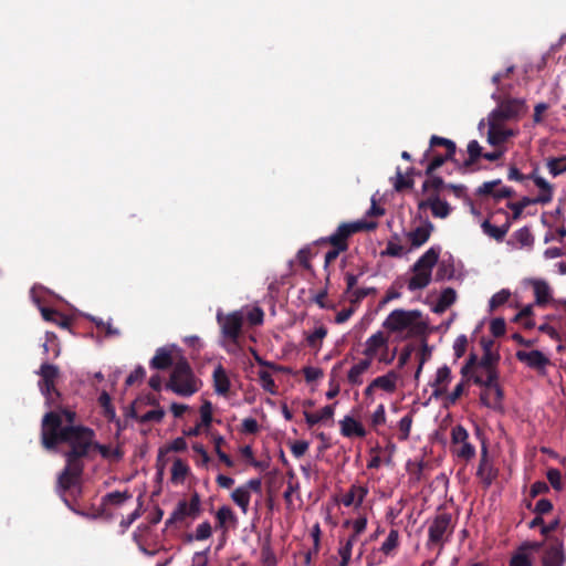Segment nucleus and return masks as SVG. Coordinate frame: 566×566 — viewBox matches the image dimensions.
I'll list each match as a JSON object with an SVG mask.
<instances>
[{"instance_id": "nucleus-13", "label": "nucleus", "mask_w": 566, "mask_h": 566, "mask_svg": "<svg viewBox=\"0 0 566 566\" xmlns=\"http://www.w3.org/2000/svg\"><path fill=\"white\" fill-rule=\"evenodd\" d=\"M66 464L57 479L59 488L65 492L80 483L84 471V462L65 459Z\"/></svg>"}, {"instance_id": "nucleus-30", "label": "nucleus", "mask_w": 566, "mask_h": 566, "mask_svg": "<svg viewBox=\"0 0 566 566\" xmlns=\"http://www.w3.org/2000/svg\"><path fill=\"white\" fill-rule=\"evenodd\" d=\"M419 210L430 209L434 218L446 219L450 216L452 208L446 200H432L429 203H418Z\"/></svg>"}, {"instance_id": "nucleus-16", "label": "nucleus", "mask_w": 566, "mask_h": 566, "mask_svg": "<svg viewBox=\"0 0 566 566\" xmlns=\"http://www.w3.org/2000/svg\"><path fill=\"white\" fill-rule=\"evenodd\" d=\"M488 122V143L493 147L504 148L503 144L516 135L515 130L504 127V124H499L493 120Z\"/></svg>"}, {"instance_id": "nucleus-40", "label": "nucleus", "mask_w": 566, "mask_h": 566, "mask_svg": "<svg viewBox=\"0 0 566 566\" xmlns=\"http://www.w3.org/2000/svg\"><path fill=\"white\" fill-rule=\"evenodd\" d=\"M457 300V293L452 287L444 289L436 303L433 311L436 313H443L449 308Z\"/></svg>"}, {"instance_id": "nucleus-47", "label": "nucleus", "mask_w": 566, "mask_h": 566, "mask_svg": "<svg viewBox=\"0 0 566 566\" xmlns=\"http://www.w3.org/2000/svg\"><path fill=\"white\" fill-rule=\"evenodd\" d=\"M259 382L262 389L271 395L277 394V386L272 377V374L268 369H260L258 371Z\"/></svg>"}, {"instance_id": "nucleus-11", "label": "nucleus", "mask_w": 566, "mask_h": 566, "mask_svg": "<svg viewBox=\"0 0 566 566\" xmlns=\"http://www.w3.org/2000/svg\"><path fill=\"white\" fill-rule=\"evenodd\" d=\"M499 473L500 471L489 453L486 442L482 441L480 460L475 473L476 479L482 484V488L488 490L499 478Z\"/></svg>"}, {"instance_id": "nucleus-63", "label": "nucleus", "mask_w": 566, "mask_h": 566, "mask_svg": "<svg viewBox=\"0 0 566 566\" xmlns=\"http://www.w3.org/2000/svg\"><path fill=\"white\" fill-rule=\"evenodd\" d=\"M514 238L522 247H531L534 243V237L527 227L515 231Z\"/></svg>"}, {"instance_id": "nucleus-53", "label": "nucleus", "mask_w": 566, "mask_h": 566, "mask_svg": "<svg viewBox=\"0 0 566 566\" xmlns=\"http://www.w3.org/2000/svg\"><path fill=\"white\" fill-rule=\"evenodd\" d=\"M412 421H413V418H412L411 413H407L399 420V422H398V429H399L398 440L399 441H406L409 439Z\"/></svg>"}, {"instance_id": "nucleus-26", "label": "nucleus", "mask_w": 566, "mask_h": 566, "mask_svg": "<svg viewBox=\"0 0 566 566\" xmlns=\"http://www.w3.org/2000/svg\"><path fill=\"white\" fill-rule=\"evenodd\" d=\"M398 380V373L395 370H389L387 374L376 377L373 380V386H376L377 389L382 390L387 394H394L397 390Z\"/></svg>"}, {"instance_id": "nucleus-52", "label": "nucleus", "mask_w": 566, "mask_h": 566, "mask_svg": "<svg viewBox=\"0 0 566 566\" xmlns=\"http://www.w3.org/2000/svg\"><path fill=\"white\" fill-rule=\"evenodd\" d=\"M468 380H465L464 378L453 388V390L451 392H447L446 396L443 397L444 399V406L446 407H450V406H453L457 403V401L459 400V398L463 395L464 390H465V382Z\"/></svg>"}, {"instance_id": "nucleus-54", "label": "nucleus", "mask_w": 566, "mask_h": 566, "mask_svg": "<svg viewBox=\"0 0 566 566\" xmlns=\"http://www.w3.org/2000/svg\"><path fill=\"white\" fill-rule=\"evenodd\" d=\"M386 409L382 403H380L376 410L373 412L370 417V426L375 430L376 433H380L379 427L386 423Z\"/></svg>"}, {"instance_id": "nucleus-59", "label": "nucleus", "mask_w": 566, "mask_h": 566, "mask_svg": "<svg viewBox=\"0 0 566 566\" xmlns=\"http://www.w3.org/2000/svg\"><path fill=\"white\" fill-rule=\"evenodd\" d=\"M376 292L377 290L375 287H359L350 292L348 298L352 305H358L365 297L370 294H376Z\"/></svg>"}, {"instance_id": "nucleus-3", "label": "nucleus", "mask_w": 566, "mask_h": 566, "mask_svg": "<svg viewBox=\"0 0 566 566\" xmlns=\"http://www.w3.org/2000/svg\"><path fill=\"white\" fill-rule=\"evenodd\" d=\"M217 323L220 327V342L224 350L229 354L243 352L247 342L253 340L247 337L244 332V312L233 311L231 313H217Z\"/></svg>"}, {"instance_id": "nucleus-43", "label": "nucleus", "mask_w": 566, "mask_h": 566, "mask_svg": "<svg viewBox=\"0 0 566 566\" xmlns=\"http://www.w3.org/2000/svg\"><path fill=\"white\" fill-rule=\"evenodd\" d=\"M98 403L103 409V416L108 422H117L119 423V420L116 417V411L114 406L112 405L111 396L103 391L98 397Z\"/></svg>"}, {"instance_id": "nucleus-31", "label": "nucleus", "mask_w": 566, "mask_h": 566, "mask_svg": "<svg viewBox=\"0 0 566 566\" xmlns=\"http://www.w3.org/2000/svg\"><path fill=\"white\" fill-rule=\"evenodd\" d=\"M334 412H335L334 405H327V406L323 407L317 412L304 411L303 413H304L306 424L310 428H312L319 422L332 419L334 416Z\"/></svg>"}, {"instance_id": "nucleus-6", "label": "nucleus", "mask_w": 566, "mask_h": 566, "mask_svg": "<svg viewBox=\"0 0 566 566\" xmlns=\"http://www.w3.org/2000/svg\"><path fill=\"white\" fill-rule=\"evenodd\" d=\"M201 380L197 378L190 365L181 359L172 368L166 388L178 396L190 397L201 387Z\"/></svg>"}, {"instance_id": "nucleus-12", "label": "nucleus", "mask_w": 566, "mask_h": 566, "mask_svg": "<svg viewBox=\"0 0 566 566\" xmlns=\"http://www.w3.org/2000/svg\"><path fill=\"white\" fill-rule=\"evenodd\" d=\"M566 554L564 542L558 537H548L541 557L542 566H564Z\"/></svg>"}, {"instance_id": "nucleus-4", "label": "nucleus", "mask_w": 566, "mask_h": 566, "mask_svg": "<svg viewBox=\"0 0 566 566\" xmlns=\"http://www.w3.org/2000/svg\"><path fill=\"white\" fill-rule=\"evenodd\" d=\"M455 526L457 520L452 513L440 506L436 514L427 521L428 538L426 548L429 551L437 548L438 554H440L446 544L451 541Z\"/></svg>"}, {"instance_id": "nucleus-18", "label": "nucleus", "mask_w": 566, "mask_h": 566, "mask_svg": "<svg viewBox=\"0 0 566 566\" xmlns=\"http://www.w3.org/2000/svg\"><path fill=\"white\" fill-rule=\"evenodd\" d=\"M143 407V400H135L132 406L130 416L135 418L139 423H149L156 422L159 423L163 421L165 417L164 409L158 406L151 410L146 412H140V408Z\"/></svg>"}, {"instance_id": "nucleus-20", "label": "nucleus", "mask_w": 566, "mask_h": 566, "mask_svg": "<svg viewBox=\"0 0 566 566\" xmlns=\"http://www.w3.org/2000/svg\"><path fill=\"white\" fill-rule=\"evenodd\" d=\"M216 528L226 534L230 527L237 526L238 517L230 506L222 505L216 512Z\"/></svg>"}, {"instance_id": "nucleus-27", "label": "nucleus", "mask_w": 566, "mask_h": 566, "mask_svg": "<svg viewBox=\"0 0 566 566\" xmlns=\"http://www.w3.org/2000/svg\"><path fill=\"white\" fill-rule=\"evenodd\" d=\"M357 539L354 536L339 537L337 554L340 560L337 566H349L352 560L353 547Z\"/></svg>"}, {"instance_id": "nucleus-29", "label": "nucleus", "mask_w": 566, "mask_h": 566, "mask_svg": "<svg viewBox=\"0 0 566 566\" xmlns=\"http://www.w3.org/2000/svg\"><path fill=\"white\" fill-rule=\"evenodd\" d=\"M429 145H430V147L423 154V158L421 159V163H424L429 158L430 154L432 153V148L438 147V146L444 147L446 153H449V157H454L455 151H457V145L453 140L444 138V137H440L437 135L431 136Z\"/></svg>"}, {"instance_id": "nucleus-55", "label": "nucleus", "mask_w": 566, "mask_h": 566, "mask_svg": "<svg viewBox=\"0 0 566 566\" xmlns=\"http://www.w3.org/2000/svg\"><path fill=\"white\" fill-rule=\"evenodd\" d=\"M326 334H327V331L325 327L321 326V327L315 328V331L306 337L307 345L312 349L318 350Z\"/></svg>"}, {"instance_id": "nucleus-14", "label": "nucleus", "mask_w": 566, "mask_h": 566, "mask_svg": "<svg viewBox=\"0 0 566 566\" xmlns=\"http://www.w3.org/2000/svg\"><path fill=\"white\" fill-rule=\"evenodd\" d=\"M481 387V403L495 411H503L504 394L502 387L499 384V380L491 381Z\"/></svg>"}, {"instance_id": "nucleus-61", "label": "nucleus", "mask_w": 566, "mask_h": 566, "mask_svg": "<svg viewBox=\"0 0 566 566\" xmlns=\"http://www.w3.org/2000/svg\"><path fill=\"white\" fill-rule=\"evenodd\" d=\"M424 465L426 463L423 459H420L419 461H408L407 471L416 482H420L422 480Z\"/></svg>"}, {"instance_id": "nucleus-58", "label": "nucleus", "mask_w": 566, "mask_h": 566, "mask_svg": "<svg viewBox=\"0 0 566 566\" xmlns=\"http://www.w3.org/2000/svg\"><path fill=\"white\" fill-rule=\"evenodd\" d=\"M301 371L307 384L317 381L324 377V370L318 366L306 365Z\"/></svg>"}, {"instance_id": "nucleus-15", "label": "nucleus", "mask_w": 566, "mask_h": 566, "mask_svg": "<svg viewBox=\"0 0 566 566\" xmlns=\"http://www.w3.org/2000/svg\"><path fill=\"white\" fill-rule=\"evenodd\" d=\"M368 493L369 489L366 484L353 483L347 492L335 497V502L344 505L345 507L353 506L355 509H359Z\"/></svg>"}, {"instance_id": "nucleus-5", "label": "nucleus", "mask_w": 566, "mask_h": 566, "mask_svg": "<svg viewBox=\"0 0 566 566\" xmlns=\"http://www.w3.org/2000/svg\"><path fill=\"white\" fill-rule=\"evenodd\" d=\"M499 359L500 356H469L461 368V375L465 380L479 386L499 380Z\"/></svg>"}, {"instance_id": "nucleus-7", "label": "nucleus", "mask_w": 566, "mask_h": 566, "mask_svg": "<svg viewBox=\"0 0 566 566\" xmlns=\"http://www.w3.org/2000/svg\"><path fill=\"white\" fill-rule=\"evenodd\" d=\"M492 98L496 101L497 106L490 113L488 120L504 124L505 122L517 119L526 112V104L522 98L502 97L495 93L492 95Z\"/></svg>"}, {"instance_id": "nucleus-38", "label": "nucleus", "mask_w": 566, "mask_h": 566, "mask_svg": "<svg viewBox=\"0 0 566 566\" xmlns=\"http://www.w3.org/2000/svg\"><path fill=\"white\" fill-rule=\"evenodd\" d=\"M76 513L92 520L101 518L111 521L114 518V512L109 509H105L102 503L98 506L92 505L87 511H76Z\"/></svg>"}, {"instance_id": "nucleus-35", "label": "nucleus", "mask_w": 566, "mask_h": 566, "mask_svg": "<svg viewBox=\"0 0 566 566\" xmlns=\"http://www.w3.org/2000/svg\"><path fill=\"white\" fill-rule=\"evenodd\" d=\"M231 500L243 514L248 513L251 493L243 486V484L232 491Z\"/></svg>"}, {"instance_id": "nucleus-28", "label": "nucleus", "mask_w": 566, "mask_h": 566, "mask_svg": "<svg viewBox=\"0 0 566 566\" xmlns=\"http://www.w3.org/2000/svg\"><path fill=\"white\" fill-rule=\"evenodd\" d=\"M517 358L542 376L546 375L547 367L554 365L548 356H517Z\"/></svg>"}, {"instance_id": "nucleus-32", "label": "nucleus", "mask_w": 566, "mask_h": 566, "mask_svg": "<svg viewBox=\"0 0 566 566\" xmlns=\"http://www.w3.org/2000/svg\"><path fill=\"white\" fill-rule=\"evenodd\" d=\"M132 499V493L129 491H114L105 494L101 503L105 509L112 510V507H120L125 502Z\"/></svg>"}, {"instance_id": "nucleus-10", "label": "nucleus", "mask_w": 566, "mask_h": 566, "mask_svg": "<svg viewBox=\"0 0 566 566\" xmlns=\"http://www.w3.org/2000/svg\"><path fill=\"white\" fill-rule=\"evenodd\" d=\"M201 513V500L200 495L195 492L191 494L190 500H181L177 503L175 510L170 516L166 520V527H169L176 523L184 522L187 517L192 520L197 518Z\"/></svg>"}, {"instance_id": "nucleus-24", "label": "nucleus", "mask_w": 566, "mask_h": 566, "mask_svg": "<svg viewBox=\"0 0 566 566\" xmlns=\"http://www.w3.org/2000/svg\"><path fill=\"white\" fill-rule=\"evenodd\" d=\"M212 379L214 391L220 396L227 397L231 388V381L221 364L214 368Z\"/></svg>"}, {"instance_id": "nucleus-50", "label": "nucleus", "mask_w": 566, "mask_h": 566, "mask_svg": "<svg viewBox=\"0 0 566 566\" xmlns=\"http://www.w3.org/2000/svg\"><path fill=\"white\" fill-rule=\"evenodd\" d=\"M367 516L360 515L354 521H345L344 526L352 525L353 532L348 536H354L355 539H358V537L366 531L367 528Z\"/></svg>"}, {"instance_id": "nucleus-48", "label": "nucleus", "mask_w": 566, "mask_h": 566, "mask_svg": "<svg viewBox=\"0 0 566 566\" xmlns=\"http://www.w3.org/2000/svg\"><path fill=\"white\" fill-rule=\"evenodd\" d=\"M92 449L97 450L98 453L104 459H116L120 460L123 457V452L119 448H112L111 446L101 444L94 440V444L92 446Z\"/></svg>"}, {"instance_id": "nucleus-8", "label": "nucleus", "mask_w": 566, "mask_h": 566, "mask_svg": "<svg viewBox=\"0 0 566 566\" xmlns=\"http://www.w3.org/2000/svg\"><path fill=\"white\" fill-rule=\"evenodd\" d=\"M376 226L375 222L367 221L343 222L334 233L319 239L318 242L321 244H329L331 247H339L347 251L349 248L348 240L352 235L364 230H374Z\"/></svg>"}, {"instance_id": "nucleus-2", "label": "nucleus", "mask_w": 566, "mask_h": 566, "mask_svg": "<svg viewBox=\"0 0 566 566\" xmlns=\"http://www.w3.org/2000/svg\"><path fill=\"white\" fill-rule=\"evenodd\" d=\"M382 327L389 333L402 334L407 337L418 338L421 343L419 354H430L424 336L428 332V324L418 310H394L384 321Z\"/></svg>"}, {"instance_id": "nucleus-25", "label": "nucleus", "mask_w": 566, "mask_h": 566, "mask_svg": "<svg viewBox=\"0 0 566 566\" xmlns=\"http://www.w3.org/2000/svg\"><path fill=\"white\" fill-rule=\"evenodd\" d=\"M440 251V247H431L417 260V262L412 266V271L422 270L431 272L432 268L438 262Z\"/></svg>"}, {"instance_id": "nucleus-56", "label": "nucleus", "mask_w": 566, "mask_h": 566, "mask_svg": "<svg viewBox=\"0 0 566 566\" xmlns=\"http://www.w3.org/2000/svg\"><path fill=\"white\" fill-rule=\"evenodd\" d=\"M212 535V527L209 521H205L201 524H199L195 531L193 535H189V541H205L210 538Z\"/></svg>"}, {"instance_id": "nucleus-45", "label": "nucleus", "mask_w": 566, "mask_h": 566, "mask_svg": "<svg viewBox=\"0 0 566 566\" xmlns=\"http://www.w3.org/2000/svg\"><path fill=\"white\" fill-rule=\"evenodd\" d=\"M189 471V465L182 459H175L171 467V481L175 483L184 482Z\"/></svg>"}, {"instance_id": "nucleus-49", "label": "nucleus", "mask_w": 566, "mask_h": 566, "mask_svg": "<svg viewBox=\"0 0 566 566\" xmlns=\"http://www.w3.org/2000/svg\"><path fill=\"white\" fill-rule=\"evenodd\" d=\"M426 180L422 184L421 190H438L442 191L443 189H447L448 184L444 182L442 177L434 175H426Z\"/></svg>"}, {"instance_id": "nucleus-57", "label": "nucleus", "mask_w": 566, "mask_h": 566, "mask_svg": "<svg viewBox=\"0 0 566 566\" xmlns=\"http://www.w3.org/2000/svg\"><path fill=\"white\" fill-rule=\"evenodd\" d=\"M244 319H247L250 326L261 325L264 319V312L261 307L254 306L244 313Z\"/></svg>"}, {"instance_id": "nucleus-46", "label": "nucleus", "mask_w": 566, "mask_h": 566, "mask_svg": "<svg viewBox=\"0 0 566 566\" xmlns=\"http://www.w3.org/2000/svg\"><path fill=\"white\" fill-rule=\"evenodd\" d=\"M546 167L553 177L566 174V155L549 157L546 160Z\"/></svg>"}, {"instance_id": "nucleus-36", "label": "nucleus", "mask_w": 566, "mask_h": 566, "mask_svg": "<svg viewBox=\"0 0 566 566\" xmlns=\"http://www.w3.org/2000/svg\"><path fill=\"white\" fill-rule=\"evenodd\" d=\"M400 545V534L396 528H391L388 533L387 538L380 545L379 551L385 556H392Z\"/></svg>"}, {"instance_id": "nucleus-23", "label": "nucleus", "mask_w": 566, "mask_h": 566, "mask_svg": "<svg viewBox=\"0 0 566 566\" xmlns=\"http://www.w3.org/2000/svg\"><path fill=\"white\" fill-rule=\"evenodd\" d=\"M371 366L370 357L359 360L347 371L346 380L350 386H359L364 382V375Z\"/></svg>"}, {"instance_id": "nucleus-64", "label": "nucleus", "mask_w": 566, "mask_h": 566, "mask_svg": "<svg viewBox=\"0 0 566 566\" xmlns=\"http://www.w3.org/2000/svg\"><path fill=\"white\" fill-rule=\"evenodd\" d=\"M42 346L45 353L60 354L61 352L59 339L54 333L48 332L45 334V340Z\"/></svg>"}, {"instance_id": "nucleus-9", "label": "nucleus", "mask_w": 566, "mask_h": 566, "mask_svg": "<svg viewBox=\"0 0 566 566\" xmlns=\"http://www.w3.org/2000/svg\"><path fill=\"white\" fill-rule=\"evenodd\" d=\"M450 452L454 458L467 463L476 455L475 446L471 442L470 434L462 424H455L451 428Z\"/></svg>"}, {"instance_id": "nucleus-51", "label": "nucleus", "mask_w": 566, "mask_h": 566, "mask_svg": "<svg viewBox=\"0 0 566 566\" xmlns=\"http://www.w3.org/2000/svg\"><path fill=\"white\" fill-rule=\"evenodd\" d=\"M429 157H431V160L427 165L424 175H432L438 168H440L448 160L454 161V157H449V153H446L444 155H440V154L433 155L431 153Z\"/></svg>"}, {"instance_id": "nucleus-41", "label": "nucleus", "mask_w": 566, "mask_h": 566, "mask_svg": "<svg viewBox=\"0 0 566 566\" xmlns=\"http://www.w3.org/2000/svg\"><path fill=\"white\" fill-rule=\"evenodd\" d=\"M468 158L463 161L462 167L465 169L471 168L476 164L479 158H483L482 147L478 140H471L467 147Z\"/></svg>"}, {"instance_id": "nucleus-44", "label": "nucleus", "mask_w": 566, "mask_h": 566, "mask_svg": "<svg viewBox=\"0 0 566 566\" xmlns=\"http://www.w3.org/2000/svg\"><path fill=\"white\" fill-rule=\"evenodd\" d=\"M388 337L382 332H377L367 340V347L363 354H376L379 349L387 345Z\"/></svg>"}, {"instance_id": "nucleus-62", "label": "nucleus", "mask_w": 566, "mask_h": 566, "mask_svg": "<svg viewBox=\"0 0 566 566\" xmlns=\"http://www.w3.org/2000/svg\"><path fill=\"white\" fill-rule=\"evenodd\" d=\"M532 558L530 554L522 552L520 548L511 556L509 566H532Z\"/></svg>"}, {"instance_id": "nucleus-19", "label": "nucleus", "mask_w": 566, "mask_h": 566, "mask_svg": "<svg viewBox=\"0 0 566 566\" xmlns=\"http://www.w3.org/2000/svg\"><path fill=\"white\" fill-rule=\"evenodd\" d=\"M451 381V370L448 366L438 368L436 378L431 384L432 397L436 399L443 398L448 392V386Z\"/></svg>"}, {"instance_id": "nucleus-37", "label": "nucleus", "mask_w": 566, "mask_h": 566, "mask_svg": "<svg viewBox=\"0 0 566 566\" xmlns=\"http://www.w3.org/2000/svg\"><path fill=\"white\" fill-rule=\"evenodd\" d=\"M534 295L535 302L538 306H545L552 298V291L547 282L537 280L534 281Z\"/></svg>"}, {"instance_id": "nucleus-17", "label": "nucleus", "mask_w": 566, "mask_h": 566, "mask_svg": "<svg viewBox=\"0 0 566 566\" xmlns=\"http://www.w3.org/2000/svg\"><path fill=\"white\" fill-rule=\"evenodd\" d=\"M501 184V179L485 181L476 189V195L480 197L490 196L495 200L511 198L514 195V190L510 187L497 188Z\"/></svg>"}, {"instance_id": "nucleus-1", "label": "nucleus", "mask_w": 566, "mask_h": 566, "mask_svg": "<svg viewBox=\"0 0 566 566\" xmlns=\"http://www.w3.org/2000/svg\"><path fill=\"white\" fill-rule=\"evenodd\" d=\"M41 380L39 387L45 397V403L53 410L43 416L41 423L42 446L55 449L61 443H66L70 450L65 452V459L83 462L87 457L96 437L95 431L83 424H75L77 415L75 410L61 406V394L55 388L57 368L43 364L40 369Z\"/></svg>"}, {"instance_id": "nucleus-39", "label": "nucleus", "mask_w": 566, "mask_h": 566, "mask_svg": "<svg viewBox=\"0 0 566 566\" xmlns=\"http://www.w3.org/2000/svg\"><path fill=\"white\" fill-rule=\"evenodd\" d=\"M413 275L408 281L409 291L422 290L431 282V272L428 271H412Z\"/></svg>"}, {"instance_id": "nucleus-60", "label": "nucleus", "mask_w": 566, "mask_h": 566, "mask_svg": "<svg viewBox=\"0 0 566 566\" xmlns=\"http://www.w3.org/2000/svg\"><path fill=\"white\" fill-rule=\"evenodd\" d=\"M277 559L270 543H265L261 548V566H276Z\"/></svg>"}, {"instance_id": "nucleus-21", "label": "nucleus", "mask_w": 566, "mask_h": 566, "mask_svg": "<svg viewBox=\"0 0 566 566\" xmlns=\"http://www.w3.org/2000/svg\"><path fill=\"white\" fill-rule=\"evenodd\" d=\"M433 230V223L427 219L422 226L408 232L407 238L410 241L411 248H420L423 245L429 240Z\"/></svg>"}, {"instance_id": "nucleus-34", "label": "nucleus", "mask_w": 566, "mask_h": 566, "mask_svg": "<svg viewBox=\"0 0 566 566\" xmlns=\"http://www.w3.org/2000/svg\"><path fill=\"white\" fill-rule=\"evenodd\" d=\"M511 227V222L507 220L503 226H493L489 220H484L481 228L485 234L501 242L505 238Z\"/></svg>"}, {"instance_id": "nucleus-22", "label": "nucleus", "mask_w": 566, "mask_h": 566, "mask_svg": "<svg viewBox=\"0 0 566 566\" xmlns=\"http://www.w3.org/2000/svg\"><path fill=\"white\" fill-rule=\"evenodd\" d=\"M340 433L346 438H365L367 432L364 426L350 416H345L339 421Z\"/></svg>"}, {"instance_id": "nucleus-33", "label": "nucleus", "mask_w": 566, "mask_h": 566, "mask_svg": "<svg viewBox=\"0 0 566 566\" xmlns=\"http://www.w3.org/2000/svg\"><path fill=\"white\" fill-rule=\"evenodd\" d=\"M40 310H41L42 317L46 322L54 323L63 328L70 327L71 319L69 316L62 314L61 312H59L54 308L46 307V306H42Z\"/></svg>"}, {"instance_id": "nucleus-42", "label": "nucleus", "mask_w": 566, "mask_h": 566, "mask_svg": "<svg viewBox=\"0 0 566 566\" xmlns=\"http://www.w3.org/2000/svg\"><path fill=\"white\" fill-rule=\"evenodd\" d=\"M535 186L541 190L536 197V201L541 205H546L552 201L554 187L544 178H536Z\"/></svg>"}]
</instances>
